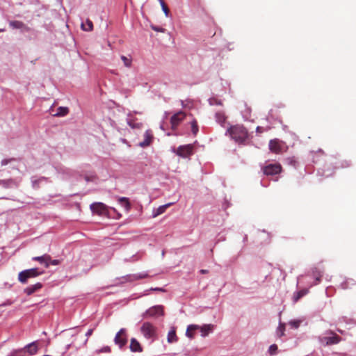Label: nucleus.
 I'll return each mask as SVG.
<instances>
[{
	"label": "nucleus",
	"instance_id": "nucleus-19",
	"mask_svg": "<svg viewBox=\"0 0 356 356\" xmlns=\"http://www.w3.org/2000/svg\"><path fill=\"white\" fill-rule=\"evenodd\" d=\"M23 349L26 350V353L28 352L30 355L35 354L38 351L36 342H32L31 343H29Z\"/></svg>",
	"mask_w": 356,
	"mask_h": 356
},
{
	"label": "nucleus",
	"instance_id": "nucleus-41",
	"mask_svg": "<svg viewBox=\"0 0 356 356\" xmlns=\"http://www.w3.org/2000/svg\"><path fill=\"white\" fill-rule=\"evenodd\" d=\"M341 339L339 336L335 334V344L340 341Z\"/></svg>",
	"mask_w": 356,
	"mask_h": 356
},
{
	"label": "nucleus",
	"instance_id": "nucleus-20",
	"mask_svg": "<svg viewBox=\"0 0 356 356\" xmlns=\"http://www.w3.org/2000/svg\"><path fill=\"white\" fill-rule=\"evenodd\" d=\"M170 205H172V203H168V204L160 206L159 207H158L156 210H154L153 211V214H152L153 216L156 217V216H158L163 213L165 211L166 209L168 208Z\"/></svg>",
	"mask_w": 356,
	"mask_h": 356
},
{
	"label": "nucleus",
	"instance_id": "nucleus-40",
	"mask_svg": "<svg viewBox=\"0 0 356 356\" xmlns=\"http://www.w3.org/2000/svg\"><path fill=\"white\" fill-rule=\"evenodd\" d=\"M95 178H96V177H95V176H92V177H89L86 176V177H85V179H86V180L87 181H93Z\"/></svg>",
	"mask_w": 356,
	"mask_h": 356
},
{
	"label": "nucleus",
	"instance_id": "nucleus-9",
	"mask_svg": "<svg viewBox=\"0 0 356 356\" xmlns=\"http://www.w3.org/2000/svg\"><path fill=\"white\" fill-rule=\"evenodd\" d=\"M193 148L192 145L179 146L177 149V154L184 158L188 157L193 154Z\"/></svg>",
	"mask_w": 356,
	"mask_h": 356
},
{
	"label": "nucleus",
	"instance_id": "nucleus-2",
	"mask_svg": "<svg viewBox=\"0 0 356 356\" xmlns=\"http://www.w3.org/2000/svg\"><path fill=\"white\" fill-rule=\"evenodd\" d=\"M228 131L231 137L238 143H243L248 136V131L243 125L232 126Z\"/></svg>",
	"mask_w": 356,
	"mask_h": 356
},
{
	"label": "nucleus",
	"instance_id": "nucleus-43",
	"mask_svg": "<svg viewBox=\"0 0 356 356\" xmlns=\"http://www.w3.org/2000/svg\"><path fill=\"white\" fill-rule=\"evenodd\" d=\"M257 132L261 133V132L262 131H261V127H257Z\"/></svg>",
	"mask_w": 356,
	"mask_h": 356
},
{
	"label": "nucleus",
	"instance_id": "nucleus-26",
	"mask_svg": "<svg viewBox=\"0 0 356 356\" xmlns=\"http://www.w3.org/2000/svg\"><path fill=\"white\" fill-rule=\"evenodd\" d=\"M321 341L325 345H332L334 343V335L328 337H323L321 338Z\"/></svg>",
	"mask_w": 356,
	"mask_h": 356
},
{
	"label": "nucleus",
	"instance_id": "nucleus-37",
	"mask_svg": "<svg viewBox=\"0 0 356 356\" xmlns=\"http://www.w3.org/2000/svg\"><path fill=\"white\" fill-rule=\"evenodd\" d=\"M60 263L59 260H57V259H51V261H49V266L50 265H53V266H56V265H58Z\"/></svg>",
	"mask_w": 356,
	"mask_h": 356
},
{
	"label": "nucleus",
	"instance_id": "nucleus-23",
	"mask_svg": "<svg viewBox=\"0 0 356 356\" xmlns=\"http://www.w3.org/2000/svg\"><path fill=\"white\" fill-rule=\"evenodd\" d=\"M200 327V325H189L187 327V330H186V335L190 338V339H193L194 337V334L193 333V331L194 330H196L197 329H199Z\"/></svg>",
	"mask_w": 356,
	"mask_h": 356
},
{
	"label": "nucleus",
	"instance_id": "nucleus-14",
	"mask_svg": "<svg viewBox=\"0 0 356 356\" xmlns=\"http://www.w3.org/2000/svg\"><path fill=\"white\" fill-rule=\"evenodd\" d=\"M153 139V135L151 131L147 130L145 131L144 134V140L139 143V145L142 147H145L149 146Z\"/></svg>",
	"mask_w": 356,
	"mask_h": 356
},
{
	"label": "nucleus",
	"instance_id": "nucleus-10",
	"mask_svg": "<svg viewBox=\"0 0 356 356\" xmlns=\"http://www.w3.org/2000/svg\"><path fill=\"white\" fill-rule=\"evenodd\" d=\"M269 149L273 153L280 154L282 152L281 142L278 139L270 140L269 142Z\"/></svg>",
	"mask_w": 356,
	"mask_h": 356
},
{
	"label": "nucleus",
	"instance_id": "nucleus-31",
	"mask_svg": "<svg viewBox=\"0 0 356 356\" xmlns=\"http://www.w3.org/2000/svg\"><path fill=\"white\" fill-rule=\"evenodd\" d=\"M277 349L278 348L276 344H272L269 346L268 352L270 355H275L277 353Z\"/></svg>",
	"mask_w": 356,
	"mask_h": 356
},
{
	"label": "nucleus",
	"instance_id": "nucleus-30",
	"mask_svg": "<svg viewBox=\"0 0 356 356\" xmlns=\"http://www.w3.org/2000/svg\"><path fill=\"white\" fill-rule=\"evenodd\" d=\"M69 112V110L67 107H59L58 109V113L56 114V116H64L67 115Z\"/></svg>",
	"mask_w": 356,
	"mask_h": 356
},
{
	"label": "nucleus",
	"instance_id": "nucleus-32",
	"mask_svg": "<svg viewBox=\"0 0 356 356\" xmlns=\"http://www.w3.org/2000/svg\"><path fill=\"white\" fill-rule=\"evenodd\" d=\"M159 1H160V3H161V6L162 7L163 12L165 13V16L168 17L169 12H170L168 6H166V4L165 3L163 0H159Z\"/></svg>",
	"mask_w": 356,
	"mask_h": 356
},
{
	"label": "nucleus",
	"instance_id": "nucleus-33",
	"mask_svg": "<svg viewBox=\"0 0 356 356\" xmlns=\"http://www.w3.org/2000/svg\"><path fill=\"white\" fill-rule=\"evenodd\" d=\"M191 129L194 135H196L197 133L198 132V126L195 120L193 121L191 123Z\"/></svg>",
	"mask_w": 356,
	"mask_h": 356
},
{
	"label": "nucleus",
	"instance_id": "nucleus-42",
	"mask_svg": "<svg viewBox=\"0 0 356 356\" xmlns=\"http://www.w3.org/2000/svg\"><path fill=\"white\" fill-rule=\"evenodd\" d=\"M200 273L202 274H206V273H209V270H205V269H202L200 270Z\"/></svg>",
	"mask_w": 356,
	"mask_h": 356
},
{
	"label": "nucleus",
	"instance_id": "nucleus-5",
	"mask_svg": "<svg viewBox=\"0 0 356 356\" xmlns=\"http://www.w3.org/2000/svg\"><path fill=\"white\" fill-rule=\"evenodd\" d=\"M163 307L162 305H155L151 307L148 309H147L143 314L142 316L143 318H156L160 316H163Z\"/></svg>",
	"mask_w": 356,
	"mask_h": 356
},
{
	"label": "nucleus",
	"instance_id": "nucleus-16",
	"mask_svg": "<svg viewBox=\"0 0 356 356\" xmlns=\"http://www.w3.org/2000/svg\"><path fill=\"white\" fill-rule=\"evenodd\" d=\"M129 348L132 352H142L143 350L140 343L135 338L131 339Z\"/></svg>",
	"mask_w": 356,
	"mask_h": 356
},
{
	"label": "nucleus",
	"instance_id": "nucleus-3",
	"mask_svg": "<svg viewBox=\"0 0 356 356\" xmlns=\"http://www.w3.org/2000/svg\"><path fill=\"white\" fill-rule=\"evenodd\" d=\"M44 273V270H40L38 268H32L26 269L21 271L18 275V280L22 283L26 284L29 279L35 278L42 275Z\"/></svg>",
	"mask_w": 356,
	"mask_h": 356
},
{
	"label": "nucleus",
	"instance_id": "nucleus-28",
	"mask_svg": "<svg viewBox=\"0 0 356 356\" xmlns=\"http://www.w3.org/2000/svg\"><path fill=\"white\" fill-rule=\"evenodd\" d=\"M216 121L221 125L225 122L226 117L223 113L218 112L216 113Z\"/></svg>",
	"mask_w": 356,
	"mask_h": 356
},
{
	"label": "nucleus",
	"instance_id": "nucleus-18",
	"mask_svg": "<svg viewBox=\"0 0 356 356\" xmlns=\"http://www.w3.org/2000/svg\"><path fill=\"white\" fill-rule=\"evenodd\" d=\"M9 25L12 29H24L25 31L29 30V28L20 21H10L9 22Z\"/></svg>",
	"mask_w": 356,
	"mask_h": 356
},
{
	"label": "nucleus",
	"instance_id": "nucleus-21",
	"mask_svg": "<svg viewBox=\"0 0 356 356\" xmlns=\"http://www.w3.org/2000/svg\"><path fill=\"white\" fill-rule=\"evenodd\" d=\"M177 340L175 329L172 327L168 333V342L172 343L177 342Z\"/></svg>",
	"mask_w": 356,
	"mask_h": 356
},
{
	"label": "nucleus",
	"instance_id": "nucleus-8",
	"mask_svg": "<svg viewBox=\"0 0 356 356\" xmlns=\"http://www.w3.org/2000/svg\"><path fill=\"white\" fill-rule=\"evenodd\" d=\"M185 113L179 111L173 115L170 118V124L172 129H175L178 125L184 120Z\"/></svg>",
	"mask_w": 356,
	"mask_h": 356
},
{
	"label": "nucleus",
	"instance_id": "nucleus-13",
	"mask_svg": "<svg viewBox=\"0 0 356 356\" xmlns=\"http://www.w3.org/2000/svg\"><path fill=\"white\" fill-rule=\"evenodd\" d=\"M42 287V284L40 282H37L35 284L30 285L24 289V292L27 296H31L35 292L38 291Z\"/></svg>",
	"mask_w": 356,
	"mask_h": 356
},
{
	"label": "nucleus",
	"instance_id": "nucleus-7",
	"mask_svg": "<svg viewBox=\"0 0 356 356\" xmlns=\"http://www.w3.org/2000/svg\"><path fill=\"white\" fill-rule=\"evenodd\" d=\"M115 343L119 346L120 349L123 348V347L127 343V335L126 334V330L124 328H122L120 331L116 334L114 338Z\"/></svg>",
	"mask_w": 356,
	"mask_h": 356
},
{
	"label": "nucleus",
	"instance_id": "nucleus-1",
	"mask_svg": "<svg viewBox=\"0 0 356 356\" xmlns=\"http://www.w3.org/2000/svg\"><path fill=\"white\" fill-rule=\"evenodd\" d=\"M90 210L93 214L108 218L120 219L121 214L115 208H110L102 202H94L90 204Z\"/></svg>",
	"mask_w": 356,
	"mask_h": 356
},
{
	"label": "nucleus",
	"instance_id": "nucleus-24",
	"mask_svg": "<svg viewBox=\"0 0 356 356\" xmlns=\"http://www.w3.org/2000/svg\"><path fill=\"white\" fill-rule=\"evenodd\" d=\"M285 332V324L282 323H280L278 327L276 329V335L277 337L281 338L284 336Z\"/></svg>",
	"mask_w": 356,
	"mask_h": 356
},
{
	"label": "nucleus",
	"instance_id": "nucleus-38",
	"mask_svg": "<svg viewBox=\"0 0 356 356\" xmlns=\"http://www.w3.org/2000/svg\"><path fill=\"white\" fill-rule=\"evenodd\" d=\"M150 291H162V292H164L165 291V290L163 288H159V287H155V288H151L150 289Z\"/></svg>",
	"mask_w": 356,
	"mask_h": 356
},
{
	"label": "nucleus",
	"instance_id": "nucleus-39",
	"mask_svg": "<svg viewBox=\"0 0 356 356\" xmlns=\"http://www.w3.org/2000/svg\"><path fill=\"white\" fill-rule=\"evenodd\" d=\"M93 331H94V329H89L87 332L86 333V336L87 337H89L90 336H91L93 333Z\"/></svg>",
	"mask_w": 356,
	"mask_h": 356
},
{
	"label": "nucleus",
	"instance_id": "nucleus-15",
	"mask_svg": "<svg viewBox=\"0 0 356 356\" xmlns=\"http://www.w3.org/2000/svg\"><path fill=\"white\" fill-rule=\"evenodd\" d=\"M214 325L212 324H205L202 326H200L199 329L201 332V336L205 337L209 335V333L213 332Z\"/></svg>",
	"mask_w": 356,
	"mask_h": 356
},
{
	"label": "nucleus",
	"instance_id": "nucleus-44",
	"mask_svg": "<svg viewBox=\"0 0 356 356\" xmlns=\"http://www.w3.org/2000/svg\"><path fill=\"white\" fill-rule=\"evenodd\" d=\"M153 29L155 30V31H159V29L157 28H154V27Z\"/></svg>",
	"mask_w": 356,
	"mask_h": 356
},
{
	"label": "nucleus",
	"instance_id": "nucleus-25",
	"mask_svg": "<svg viewBox=\"0 0 356 356\" xmlns=\"http://www.w3.org/2000/svg\"><path fill=\"white\" fill-rule=\"evenodd\" d=\"M81 29L86 31H91L93 29L92 22L89 19H87L86 24H81Z\"/></svg>",
	"mask_w": 356,
	"mask_h": 356
},
{
	"label": "nucleus",
	"instance_id": "nucleus-4",
	"mask_svg": "<svg viewBox=\"0 0 356 356\" xmlns=\"http://www.w3.org/2000/svg\"><path fill=\"white\" fill-rule=\"evenodd\" d=\"M140 332L147 339L154 341L157 338V328L152 323H143L140 327Z\"/></svg>",
	"mask_w": 356,
	"mask_h": 356
},
{
	"label": "nucleus",
	"instance_id": "nucleus-34",
	"mask_svg": "<svg viewBox=\"0 0 356 356\" xmlns=\"http://www.w3.org/2000/svg\"><path fill=\"white\" fill-rule=\"evenodd\" d=\"M121 59L123 60L124 64L126 67H131V60L130 58H128L124 56H122Z\"/></svg>",
	"mask_w": 356,
	"mask_h": 356
},
{
	"label": "nucleus",
	"instance_id": "nucleus-11",
	"mask_svg": "<svg viewBox=\"0 0 356 356\" xmlns=\"http://www.w3.org/2000/svg\"><path fill=\"white\" fill-rule=\"evenodd\" d=\"M148 277V274L147 273H141L138 274H132V275H127L122 277L123 279V282H134L135 280L144 279Z\"/></svg>",
	"mask_w": 356,
	"mask_h": 356
},
{
	"label": "nucleus",
	"instance_id": "nucleus-22",
	"mask_svg": "<svg viewBox=\"0 0 356 356\" xmlns=\"http://www.w3.org/2000/svg\"><path fill=\"white\" fill-rule=\"evenodd\" d=\"M308 292L307 289H302L298 291H296L293 296V301L297 302L302 297L305 296Z\"/></svg>",
	"mask_w": 356,
	"mask_h": 356
},
{
	"label": "nucleus",
	"instance_id": "nucleus-6",
	"mask_svg": "<svg viewBox=\"0 0 356 356\" xmlns=\"http://www.w3.org/2000/svg\"><path fill=\"white\" fill-rule=\"evenodd\" d=\"M263 172L266 175H276L282 170V167L280 163H270L262 168Z\"/></svg>",
	"mask_w": 356,
	"mask_h": 356
},
{
	"label": "nucleus",
	"instance_id": "nucleus-12",
	"mask_svg": "<svg viewBox=\"0 0 356 356\" xmlns=\"http://www.w3.org/2000/svg\"><path fill=\"white\" fill-rule=\"evenodd\" d=\"M32 260L38 261L40 264L44 265L45 268H48L49 266V261H51V256L47 254H44L42 256L33 257Z\"/></svg>",
	"mask_w": 356,
	"mask_h": 356
},
{
	"label": "nucleus",
	"instance_id": "nucleus-17",
	"mask_svg": "<svg viewBox=\"0 0 356 356\" xmlns=\"http://www.w3.org/2000/svg\"><path fill=\"white\" fill-rule=\"evenodd\" d=\"M118 203L122 207L124 208L126 211H127V212L129 211V210L131 209V203L129 202V198L125 197H121L118 198Z\"/></svg>",
	"mask_w": 356,
	"mask_h": 356
},
{
	"label": "nucleus",
	"instance_id": "nucleus-27",
	"mask_svg": "<svg viewBox=\"0 0 356 356\" xmlns=\"http://www.w3.org/2000/svg\"><path fill=\"white\" fill-rule=\"evenodd\" d=\"M26 355V350L23 348L17 349L12 351L7 356H25Z\"/></svg>",
	"mask_w": 356,
	"mask_h": 356
},
{
	"label": "nucleus",
	"instance_id": "nucleus-29",
	"mask_svg": "<svg viewBox=\"0 0 356 356\" xmlns=\"http://www.w3.org/2000/svg\"><path fill=\"white\" fill-rule=\"evenodd\" d=\"M301 323H302L301 320L294 319V320L290 321L289 322V325L291 326V328L298 329L300 327Z\"/></svg>",
	"mask_w": 356,
	"mask_h": 356
},
{
	"label": "nucleus",
	"instance_id": "nucleus-35",
	"mask_svg": "<svg viewBox=\"0 0 356 356\" xmlns=\"http://www.w3.org/2000/svg\"><path fill=\"white\" fill-rule=\"evenodd\" d=\"M111 351V348L108 346H104L99 350H97L96 352L97 353H110Z\"/></svg>",
	"mask_w": 356,
	"mask_h": 356
},
{
	"label": "nucleus",
	"instance_id": "nucleus-45",
	"mask_svg": "<svg viewBox=\"0 0 356 356\" xmlns=\"http://www.w3.org/2000/svg\"><path fill=\"white\" fill-rule=\"evenodd\" d=\"M2 30L0 29V31H1Z\"/></svg>",
	"mask_w": 356,
	"mask_h": 356
},
{
	"label": "nucleus",
	"instance_id": "nucleus-36",
	"mask_svg": "<svg viewBox=\"0 0 356 356\" xmlns=\"http://www.w3.org/2000/svg\"><path fill=\"white\" fill-rule=\"evenodd\" d=\"M13 161H15V159H3L1 161V165H7L8 163Z\"/></svg>",
	"mask_w": 356,
	"mask_h": 356
}]
</instances>
